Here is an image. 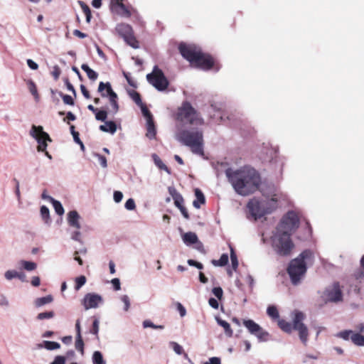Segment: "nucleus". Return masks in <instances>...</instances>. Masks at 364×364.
I'll list each match as a JSON object with an SVG mask.
<instances>
[{"mask_svg": "<svg viewBox=\"0 0 364 364\" xmlns=\"http://www.w3.org/2000/svg\"><path fill=\"white\" fill-rule=\"evenodd\" d=\"M225 174L235 192L244 196L257 191L261 183L259 174L251 167L237 170L228 168Z\"/></svg>", "mask_w": 364, "mask_h": 364, "instance_id": "1", "label": "nucleus"}, {"mask_svg": "<svg viewBox=\"0 0 364 364\" xmlns=\"http://www.w3.org/2000/svg\"><path fill=\"white\" fill-rule=\"evenodd\" d=\"M264 199H251L247 203L250 214L255 220L271 213L277 207L279 192L274 185L262 186L261 190Z\"/></svg>", "mask_w": 364, "mask_h": 364, "instance_id": "2", "label": "nucleus"}, {"mask_svg": "<svg viewBox=\"0 0 364 364\" xmlns=\"http://www.w3.org/2000/svg\"><path fill=\"white\" fill-rule=\"evenodd\" d=\"M177 141L189 146L193 153L203 155V134L198 128L186 129L183 124H177L175 132Z\"/></svg>", "mask_w": 364, "mask_h": 364, "instance_id": "3", "label": "nucleus"}, {"mask_svg": "<svg viewBox=\"0 0 364 364\" xmlns=\"http://www.w3.org/2000/svg\"><path fill=\"white\" fill-rule=\"evenodd\" d=\"M179 50L182 56L188 60L193 66L208 70L213 65V58L201 52L200 48L195 45L181 43Z\"/></svg>", "mask_w": 364, "mask_h": 364, "instance_id": "4", "label": "nucleus"}, {"mask_svg": "<svg viewBox=\"0 0 364 364\" xmlns=\"http://www.w3.org/2000/svg\"><path fill=\"white\" fill-rule=\"evenodd\" d=\"M313 256V252L306 250L291 261L287 271L294 284H297L304 277L306 272V265L312 262Z\"/></svg>", "mask_w": 364, "mask_h": 364, "instance_id": "5", "label": "nucleus"}, {"mask_svg": "<svg viewBox=\"0 0 364 364\" xmlns=\"http://www.w3.org/2000/svg\"><path fill=\"white\" fill-rule=\"evenodd\" d=\"M290 235L287 232L279 230L278 228H276L271 237V242L273 249L277 254L287 255L290 253L294 247Z\"/></svg>", "mask_w": 364, "mask_h": 364, "instance_id": "6", "label": "nucleus"}, {"mask_svg": "<svg viewBox=\"0 0 364 364\" xmlns=\"http://www.w3.org/2000/svg\"><path fill=\"white\" fill-rule=\"evenodd\" d=\"M176 119L180 122L179 124L185 122L197 127L204 124V119L188 102L183 103L178 108Z\"/></svg>", "mask_w": 364, "mask_h": 364, "instance_id": "7", "label": "nucleus"}, {"mask_svg": "<svg viewBox=\"0 0 364 364\" xmlns=\"http://www.w3.org/2000/svg\"><path fill=\"white\" fill-rule=\"evenodd\" d=\"M17 269H9L5 272L4 277L7 281L18 279L22 282H27L26 275L23 270L32 272L37 268V264L34 262L20 259L16 263Z\"/></svg>", "mask_w": 364, "mask_h": 364, "instance_id": "8", "label": "nucleus"}, {"mask_svg": "<svg viewBox=\"0 0 364 364\" xmlns=\"http://www.w3.org/2000/svg\"><path fill=\"white\" fill-rule=\"evenodd\" d=\"M305 318V314L301 311H294L292 313L293 330L298 332L299 339L304 346H306L309 331L307 326L304 323Z\"/></svg>", "mask_w": 364, "mask_h": 364, "instance_id": "9", "label": "nucleus"}, {"mask_svg": "<svg viewBox=\"0 0 364 364\" xmlns=\"http://www.w3.org/2000/svg\"><path fill=\"white\" fill-rule=\"evenodd\" d=\"M146 79L159 91H164L168 87V80L157 66L154 68L152 73L146 75Z\"/></svg>", "mask_w": 364, "mask_h": 364, "instance_id": "10", "label": "nucleus"}, {"mask_svg": "<svg viewBox=\"0 0 364 364\" xmlns=\"http://www.w3.org/2000/svg\"><path fill=\"white\" fill-rule=\"evenodd\" d=\"M30 135L33 137L38 143V151H45L48 146V141H51L48 134L43 131V128L41 126L32 125L30 130Z\"/></svg>", "mask_w": 364, "mask_h": 364, "instance_id": "11", "label": "nucleus"}, {"mask_svg": "<svg viewBox=\"0 0 364 364\" xmlns=\"http://www.w3.org/2000/svg\"><path fill=\"white\" fill-rule=\"evenodd\" d=\"M116 32L123 38L124 41L134 48H139L138 41L133 36L132 27L127 23L117 24L115 28Z\"/></svg>", "mask_w": 364, "mask_h": 364, "instance_id": "12", "label": "nucleus"}, {"mask_svg": "<svg viewBox=\"0 0 364 364\" xmlns=\"http://www.w3.org/2000/svg\"><path fill=\"white\" fill-rule=\"evenodd\" d=\"M299 225V218L296 213L290 211L282 218L277 228L291 234Z\"/></svg>", "mask_w": 364, "mask_h": 364, "instance_id": "13", "label": "nucleus"}, {"mask_svg": "<svg viewBox=\"0 0 364 364\" xmlns=\"http://www.w3.org/2000/svg\"><path fill=\"white\" fill-rule=\"evenodd\" d=\"M322 296L326 301H341L343 299V294L339 284L334 283L326 287Z\"/></svg>", "mask_w": 364, "mask_h": 364, "instance_id": "14", "label": "nucleus"}, {"mask_svg": "<svg viewBox=\"0 0 364 364\" xmlns=\"http://www.w3.org/2000/svg\"><path fill=\"white\" fill-rule=\"evenodd\" d=\"M104 302L103 298L98 294L87 293L85 295L82 304L85 310L97 309Z\"/></svg>", "mask_w": 364, "mask_h": 364, "instance_id": "15", "label": "nucleus"}, {"mask_svg": "<svg viewBox=\"0 0 364 364\" xmlns=\"http://www.w3.org/2000/svg\"><path fill=\"white\" fill-rule=\"evenodd\" d=\"M244 326L247 328L249 332L255 336L259 341H266V337L268 336V333L263 331L259 325L256 323L254 321L247 319L243 321Z\"/></svg>", "mask_w": 364, "mask_h": 364, "instance_id": "16", "label": "nucleus"}, {"mask_svg": "<svg viewBox=\"0 0 364 364\" xmlns=\"http://www.w3.org/2000/svg\"><path fill=\"white\" fill-rule=\"evenodd\" d=\"M182 240L187 246L196 244V248L198 250L203 249V244L198 240V236L195 232H188L183 233L181 236Z\"/></svg>", "mask_w": 364, "mask_h": 364, "instance_id": "17", "label": "nucleus"}, {"mask_svg": "<svg viewBox=\"0 0 364 364\" xmlns=\"http://www.w3.org/2000/svg\"><path fill=\"white\" fill-rule=\"evenodd\" d=\"M110 6L112 12L124 17L131 16L130 11L119 0H111Z\"/></svg>", "mask_w": 364, "mask_h": 364, "instance_id": "18", "label": "nucleus"}, {"mask_svg": "<svg viewBox=\"0 0 364 364\" xmlns=\"http://www.w3.org/2000/svg\"><path fill=\"white\" fill-rule=\"evenodd\" d=\"M80 220L81 217L76 210H71L67 214L68 225L76 230L81 228Z\"/></svg>", "mask_w": 364, "mask_h": 364, "instance_id": "19", "label": "nucleus"}, {"mask_svg": "<svg viewBox=\"0 0 364 364\" xmlns=\"http://www.w3.org/2000/svg\"><path fill=\"white\" fill-rule=\"evenodd\" d=\"M111 95L107 98L109 106L107 107L108 112L115 114L119 111L118 97L113 90H109Z\"/></svg>", "mask_w": 364, "mask_h": 364, "instance_id": "20", "label": "nucleus"}, {"mask_svg": "<svg viewBox=\"0 0 364 364\" xmlns=\"http://www.w3.org/2000/svg\"><path fill=\"white\" fill-rule=\"evenodd\" d=\"M60 345L58 342L43 341L36 345L37 349L46 348L48 350H53L60 348Z\"/></svg>", "mask_w": 364, "mask_h": 364, "instance_id": "21", "label": "nucleus"}, {"mask_svg": "<svg viewBox=\"0 0 364 364\" xmlns=\"http://www.w3.org/2000/svg\"><path fill=\"white\" fill-rule=\"evenodd\" d=\"M109 90H112L109 82H100L97 90L102 97L108 98L111 95Z\"/></svg>", "mask_w": 364, "mask_h": 364, "instance_id": "22", "label": "nucleus"}, {"mask_svg": "<svg viewBox=\"0 0 364 364\" xmlns=\"http://www.w3.org/2000/svg\"><path fill=\"white\" fill-rule=\"evenodd\" d=\"M195 196L196 199L193 202V205L196 208H200V205L205 202V196L198 188L195 189Z\"/></svg>", "mask_w": 364, "mask_h": 364, "instance_id": "23", "label": "nucleus"}, {"mask_svg": "<svg viewBox=\"0 0 364 364\" xmlns=\"http://www.w3.org/2000/svg\"><path fill=\"white\" fill-rule=\"evenodd\" d=\"M100 129L104 132H109L114 134L117 131V125L112 121H107L105 122V124L100 126Z\"/></svg>", "mask_w": 364, "mask_h": 364, "instance_id": "24", "label": "nucleus"}, {"mask_svg": "<svg viewBox=\"0 0 364 364\" xmlns=\"http://www.w3.org/2000/svg\"><path fill=\"white\" fill-rule=\"evenodd\" d=\"M146 131L147 132L146 135L149 139H152L155 137L156 132L153 119H149L147 120Z\"/></svg>", "mask_w": 364, "mask_h": 364, "instance_id": "25", "label": "nucleus"}, {"mask_svg": "<svg viewBox=\"0 0 364 364\" xmlns=\"http://www.w3.org/2000/svg\"><path fill=\"white\" fill-rule=\"evenodd\" d=\"M53 298L51 295H48L46 296L37 298L34 301V304L36 307H41L46 304H50L53 301Z\"/></svg>", "mask_w": 364, "mask_h": 364, "instance_id": "26", "label": "nucleus"}, {"mask_svg": "<svg viewBox=\"0 0 364 364\" xmlns=\"http://www.w3.org/2000/svg\"><path fill=\"white\" fill-rule=\"evenodd\" d=\"M278 326L286 333H290L293 330V323H289L284 319H278Z\"/></svg>", "mask_w": 364, "mask_h": 364, "instance_id": "27", "label": "nucleus"}, {"mask_svg": "<svg viewBox=\"0 0 364 364\" xmlns=\"http://www.w3.org/2000/svg\"><path fill=\"white\" fill-rule=\"evenodd\" d=\"M151 157L154 160V162L155 164V165L159 168V169H161V170H164L166 172H167L168 173H171L169 169L168 168V167L163 163V161H161V159L159 157V156L156 154H153L151 155Z\"/></svg>", "mask_w": 364, "mask_h": 364, "instance_id": "28", "label": "nucleus"}, {"mask_svg": "<svg viewBox=\"0 0 364 364\" xmlns=\"http://www.w3.org/2000/svg\"><path fill=\"white\" fill-rule=\"evenodd\" d=\"M215 319H216L218 325H220V326H222L224 328L226 335L230 337L232 336V330L231 329L230 324L227 321L222 320L221 318H220L218 317H216Z\"/></svg>", "mask_w": 364, "mask_h": 364, "instance_id": "29", "label": "nucleus"}, {"mask_svg": "<svg viewBox=\"0 0 364 364\" xmlns=\"http://www.w3.org/2000/svg\"><path fill=\"white\" fill-rule=\"evenodd\" d=\"M351 341L358 346H364V336L359 333H354L350 337Z\"/></svg>", "mask_w": 364, "mask_h": 364, "instance_id": "30", "label": "nucleus"}, {"mask_svg": "<svg viewBox=\"0 0 364 364\" xmlns=\"http://www.w3.org/2000/svg\"><path fill=\"white\" fill-rule=\"evenodd\" d=\"M41 215L42 219L43 220L44 223L46 225H50L51 223L50 217V211L49 209L45 206L43 205L41 208Z\"/></svg>", "mask_w": 364, "mask_h": 364, "instance_id": "31", "label": "nucleus"}, {"mask_svg": "<svg viewBox=\"0 0 364 364\" xmlns=\"http://www.w3.org/2000/svg\"><path fill=\"white\" fill-rule=\"evenodd\" d=\"M28 88L31 93V95L34 97L36 101H38L39 100V95L38 93L37 87L33 81L31 80H28L26 82Z\"/></svg>", "mask_w": 364, "mask_h": 364, "instance_id": "32", "label": "nucleus"}, {"mask_svg": "<svg viewBox=\"0 0 364 364\" xmlns=\"http://www.w3.org/2000/svg\"><path fill=\"white\" fill-rule=\"evenodd\" d=\"M81 68L87 73V77L92 80H95L98 77V74L93 70H92L87 65L82 64Z\"/></svg>", "mask_w": 364, "mask_h": 364, "instance_id": "33", "label": "nucleus"}, {"mask_svg": "<svg viewBox=\"0 0 364 364\" xmlns=\"http://www.w3.org/2000/svg\"><path fill=\"white\" fill-rule=\"evenodd\" d=\"M92 360L93 364H106L102 353L98 350L93 353Z\"/></svg>", "mask_w": 364, "mask_h": 364, "instance_id": "34", "label": "nucleus"}, {"mask_svg": "<svg viewBox=\"0 0 364 364\" xmlns=\"http://www.w3.org/2000/svg\"><path fill=\"white\" fill-rule=\"evenodd\" d=\"M169 346L172 347L173 351L177 355H180L184 354L186 358L188 357V355L184 353L183 347L181 345H179L178 343H176L175 341H171V342H169Z\"/></svg>", "mask_w": 364, "mask_h": 364, "instance_id": "35", "label": "nucleus"}, {"mask_svg": "<svg viewBox=\"0 0 364 364\" xmlns=\"http://www.w3.org/2000/svg\"><path fill=\"white\" fill-rule=\"evenodd\" d=\"M228 255L227 254H223L218 260L213 259L212 261V264L214 266H219V267L225 266L228 264Z\"/></svg>", "mask_w": 364, "mask_h": 364, "instance_id": "36", "label": "nucleus"}, {"mask_svg": "<svg viewBox=\"0 0 364 364\" xmlns=\"http://www.w3.org/2000/svg\"><path fill=\"white\" fill-rule=\"evenodd\" d=\"M86 277L83 275L77 277L75 279V289L78 291L80 288L85 284Z\"/></svg>", "mask_w": 364, "mask_h": 364, "instance_id": "37", "label": "nucleus"}, {"mask_svg": "<svg viewBox=\"0 0 364 364\" xmlns=\"http://www.w3.org/2000/svg\"><path fill=\"white\" fill-rule=\"evenodd\" d=\"M128 94L137 105H141L142 102L141 100V97L138 92L132 90L128 91Z\"/></svg>", "mask_w": 364, "mask_h": 364, "instance_id": "38", "label": "nucleus"}, {"mask_svg": "<svg viewBox=\"0 0 364 364\" xmlns=\"http://www.w3.org/2000/svg\"><path fill=\"white\" fill-rule=\"evenodd\" d=\"M267 313L269 316L273 319H279V315L278 310L274 306H269L267 308Z\"/></svg>", "mask_w": 364, "mask_h": 364, "instance_id": "39", "label": "nucleus"}, {"mask_svg": "<svg viewBox=\"0 0 364 364\" xmlns=\"http://www.w3.org/2000/svg\"><path fill=\"white\" fill-rule=\"evenodd\" d=\"M142 326L144 328H151L154 329H160L162 330L164 328V326L163 325H155L150 320H144L142 323Z\"/></svg>", "mask_w": 364, "mask_h": 364, "instance_id": "40", "label": "nucleus"}, {"mask_svg": "<svg viewBox=\"0 0 364 364\" xmlns=\"http://www.w3.org/2000/svg\"><path fill=\"white\" fill-rule=\"evenodd\" d=\"M51 203L53 204L55 211L58 215H63L64 208L60 201L54 199V200Z\"/></svg>", "mask_w": 364, "mask_h": 364, "instance_id": "41", "label": "nucleus"}, {"mask_svg": "<svg viewBox=\"0 0 364 364\" xmlns=\"http://www.w3.org/2000/svg\"><path fill=\"white\" fill-rule=\"evenodd\" d=\"M354 332L350 330H345L342 331L337 333L336 336L338 338H341L345 341H348L350 339V337L352 336V334H353Z\"/></svg>", "mask_w": 364, "mask_h": 364, "instance_id": "42", "label": "nucleus"}, {"mask_svg": "<svg viewBox=\"0 0 364 364\" xmlns=\"http://www.w3.org/2000/svg\"><path fill=\"white\" fill-rule=\"evenodd\" d=\"M108 110H97L95 113V118L98 121L105 122L107 117Z\"/></svg>", "mask_w": 364, "mask_h": 364, "instance_id": "43", "label": "nucleus"}, {"mask_svg": "<svg viewBox=\"0 0 364 364\" xmlns=\"http://www.w3.org/2000/svg\"><path fill=\"white\" fill-rule=\"evenodd\" d=\"M75 348L78 351L81 352V353L82 354L83 350H84V343H83L81 336H76V341H75Z\"/></svg>", "mask_w": 364, "mask_h": 364, "instance_id": "44", "label": "nucleus"}, {"mask_svg": "<svg viewBox=\"0 0 364 364\" xmlns=\"http://www.w3.org/2000/svg\"><path fill=\"white\" fill-rule=\"evenodd\" d=\"M54 316V312L53 311H48V312H42L37 315V318L38 320H43V319H49Z\"/></svg>", "mask_w": 364, "mask_h": 364, "instance_id": "45", "label": "nucleus"}, {"mask_svg": "<svg viewBox=\"0 0 364 364\" xmlns=\"http://www.w3.org/2000/svg\"><path fill=\"white\" fill-rule=\"evenodd\" d=\"M120 300L124 304V311H128L130 308V300H129V296L127 295H122L120 297Z\"/></svg>", "mask_w": 364, "mask_h": 364, "instance_id": "46", "label": "nucleus"}, {"mask_svg": "<svg viewBox=\"0 0 364 364\" xmlns=\"http://www.w3.org/2000/svg\"><path fill=\"white\" fill-rule=\"evenodd\" d=\"M230 259L232 263V268L235 270L238 266V261L237 258V255L234 252L233 250L231 248L230 251Z\"/></svg>", "mask_w": 364, "mask_h": 364, "instance_id": "47", "label": "nucleus"}, {"mask_svg": "<svg viewBox=\"0 0 364 364\" xmlns=\"http://www.w3.org/2000/svg\"><path fill=\"white\" fill-rule=\"evenodd\" d=\"M99 326H100V321L98 318H95L93 323H92V328L90 330V333L94 335H97L99 332Z\"/></svg>", "mask_w": 364, "mask_h": 364, "instance_id": "48", "label": "nucleus"}, {"mask_svg": "<svg viewBox=\"0 0 364 364\" xmlns=\"http://www.w3.org/2000/svg\"><path fill=\"white\" fill-rule=\"evenodd\" d=\"M173 199H174V204L177 208H181V207L183 206L182 204L183 202V199L181 195L176 194V196H173Z\"/></svg>", "mask_w": 364, "mask_h": 364, "instance_id": "49", "label": "nucleus"}, {"mask_svg": "<svg viewBox=\"0 0 364 364\" xmlns=\"http://www.w3.org/2000/svg\"><path fill=\"white\" fill-rule=\"evenodd\" d=\"M125 208L129 210H133L136 208L135 202L134 199L129 198L125 203Z\"/></svg>", "mask_w": 364, "mask_h": 364, "instance_id": "50", "label": "nucleus"}, {"mask_svg": "<svg viewBox=\"0 0 364 364\" xmlns=\"http://www.w3.org/2000/svg\"><path fill=\"white\" fill-rule=\"evenodd\" d=\"M95 156L97 158L98 161L102 167L106 168L107 166V159L104 156H102L99 154H95Z\"/></svg>", "mask_w": 364, "mask_h": 364, "instance_id": "51", "label": "nucleus"}, {"mask_svg": "<svg viewBox=\"0 0 364 364\" xmlns=\"http://www.w3.org/2000/svg\"><path fill=\"white\" fill-rule=\"evenodd\" d=\"M139 106L141 107L142 114L146 117V121L149 120V119H152L151 114L148 110V109L143 105V103H141V105Z\"/></svg>", "mask_w": 364, "mask_h": 364, "instance_id": "52", "label": "nucleus"}, {"mask_svg": "<svg viewBox=\"0 0 364 364\" xmlns=\"http://www.w3.org/2000/svg\"><path fill=\"white\" fill-rule=\"evenodd\" d=\"M10 305L9 301L4 295L0 296V306L8 308Z\"/></svg>", "mask_w": 364, "mask_h": 364, "instance_id": "53", "label": "nucleus"}, {"mask_svg": "<svg viewBox=\"0 0 364 364\" xmlns=\"http://www.w3.org/2000/svg\"><path fill=\"white\" fill-rule=\"evenodd\" d=\"M212 292L218 299H222L223 291L220 287H214L212 290Z\"/></svg>", "mask_w": 364, "mask_h": 364, "instance_id": "54", "label": "nucleus"}, {"mask_svg": "<svg viewBox=\"0 0 364 364\" xmlns=\"http://www.w3.org/2000/svg\"><path fill=\"white\" fill-rule=\"evenodd\" d=\"M62 98L63 100V102L66 105H74V100L73 97L68 95H62Z\"/></svg>", "mask_w": 364, "mask_h": 364, "instance_id": "55", "label": "nucleus"}, {"mask_svg": "<svg viewBox=\"0 0 364 364\" xmlns=\"http://www.w3.org/2000/svg\"><path fill=\"white\" fill-rule=\"evenodd\" d=\"M65 357L62 355H58L55 358L54 360L50 364H65Z\"/></svg>", "mask_w": 364, "mask_h": 364, "instance_id": "56", "label": "nucleus"}, {"mask_svg": "<svg viewBox=\"0 0 364 364\" xmlns=\"http://www.w3.org/2000/svg\"><path fill=\"white\" fill-rule=\"evenodd\" d=\"M114 200L116 203H119L123 198V194L121 191H115L113 195Z\"/></svg>", "mask_w": 364, "mask_h": 364, "instance_id": "57", "label": "nucleus"}, {"mask_svg": "<svg viewBox=\"0 0 364 364\" xmlns=\"http://www.w3.org/2000/svg\"><path fill=\"white\" fill-rule=\"evenodd\" d=\"M71 239L77 242H81V232L79 230H76L72 233Z\"/></svg>", "mask_w": 364, "mask_h": 364, "instance_id": "58", "label": "nucleus"}, {"mask_svg": "<svg viewBox=\"0 0 364 364\" xmlns=\"http://www.w3.org/2000/svg\"><path fill=\"white\" fill-rule=\"evenodd\" d=\"M187 263L190 265V266H193V267H196V268L199 269H202L203 268V265L198 262H196L193 259H188L187 261Z\"/></svg>", "mask_w": 364, "mask_h": 364, "instance_id": "59", "label": "nucleus"}, {"mask_svg": "<svg viewBox=\"0 0 364 364\" xmlns=\"http://www.w3.org/2000/svg\"><path fill=\"white\" fill-rule=\"evenodd\" d=\"M60 68L58 66V65H55L53 68V71H52V75L53 76V77L57 80L58 79L60 75Z\"/></svg>", "mask_w": 364, "mask_h": 364, "instance_id": "60", "label": "nucleus"}, {"mask_svg": "<svg viewBox=\"0 0 364 364\" xmlns=\"http://www.w3.org/2000/svg\"><path fill=\"white\" fill-rule=\"evenodd\" d=\"M26 63L31 70H36L38 68V65L31 59H28Z\"/></svg>", "mask_w": 364, "mask_h": 364, "instance_id": "61", "label": "nucleus"}, {"mask_svg": "<svg viewBox=\"0 0 364 364\" xmlns=\"http://www.w3.org/2000/svg\"><path fill=\"white\" fill-rule=\"evenodd\" d=\"M177 309L180 314V316L181 317H183L186 316V309L184 308V306L181 304V303H178L177 304Z\"/></svg>", "mask_w": 364, "mask_h": 364, "instance_id": "62", "label": "nucleus"}, {"mask_svg": "<svg viewBox=\"0 0 364 364\" xmlns=\"http://www.w3.org/2000/svg\"><path fill=\"white\" fill-rule=\"evenodd\" d=\"M204 364H221L220 359L218 357L210 358L208 361L205 362Z\"/></svg>", "mask_w": 364, "mask_h": 364, "instance_id": "63", "label": "nucleus"}, {"mask_svg": "<svg viewBox=\"0 0 364 364\" xmlns=\"http://www.w3.org/2000/svg\"><path fill=\"white\" fill-rule=\"evenodd\" d=\"M208 303H209V305L212 308H213L215 309H218L219 304H218V301L215 299H214V298L209 299Z\"/></svg>", "mask_w": 364, "mask_h": 364, "instance_id": "64", "label": "nucleus"}]
</instances>
